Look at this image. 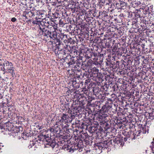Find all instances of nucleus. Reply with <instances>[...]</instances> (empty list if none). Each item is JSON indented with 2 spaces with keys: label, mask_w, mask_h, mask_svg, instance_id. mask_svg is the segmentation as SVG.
Masks as SVG:
<instances>
[{
  "label": "nucleus",
  "mask_w": 154,
  "mask_h": 154,
  "mask_svg": "<svg viewBox=\"0 0 154 154\" xmlns=\"http://www.w3.org/2000/svg\"><path fill=\"white\" fill-rule=\"evenodd\" d=\"M54 146H53V148H54Z\"/></svg>",
  "instance_id": "7"
},
{
  "label": "nucleus",
  "mask_w": 154,
  "mask_h": 154,
  "mask_svg": "<svg viewBox=\"0 0 154 154\" xmlns=\"http://www.w3.org/2000/svg\"><path fill=\"white\" fill-rule=\"evenodd\" d=\"M16 19L14 17L12 18L11 19V21L13 22H15L16 20Z\"/></svg>",
  "instance_id": "5"
},
{
  "label": "nucleus",
  "mask_w": 154,
  "mask_h": 154,
  "mask_svg": "<svg viewBox=\"0 0 154 154\" xmlns=\"http://www.w3.org/2000/svg\"><path fill=\"white\" fill-rule=\"evenodd\" d=\"M152 153H154V152L153 151V150H152Z\"/></svg>",
  "instance_id": "8"
},
{
  "label": "nucleus",
  "mask_w": 154,
  "mask_h": 154,
  "mask_svg": "<svg viewBox=\"0 0 154 154\" xmlns=\"http://www.w3.org/2000/svg\"><path fill=\"white\" fill-rule=\"evenodd\" d=\"M7 70L6 72L5 71V72L10 73L11 74L12 76L15 75L14 68L13 67V65L11 66L6 69Z\"/></svg>",
  "instance_id": "3"
},
{
  "label": "nucleus",
  "mask_w": 154,
  "mask_h": 154,
  "mask_svg": "<svg viewBox=\"0 0 154 154\" xmlns=\"http://www.w3.org/2000/svg\"><path fill=\"white\" fill-rule=\"evenodd\" d=\"M68 116L67 115L63 114L61 117V119L63 120V122H65L66 119L68 118Z\"/></svg>",
  "instance_id": "4"
},
{
  "label": "nucleus",
  "mask_w": 154,
  "mask_h": 154,
  "mask_svg": "<svg viewBox=\"0 0 154 154\" xmlns=\"http://www.w3.org/2000/svg\"><path fill=\"white\" fill-rule=\"evenodd\" d=\"M40 29L42 31V34H44L45 35L47 36L48 37H50L51 38L53 39H55L57 37L56 33L55 32H51L49 30H45L44 31L43 29H45V28L42 29L40 28Z\"/></svg>",
  "instance_id": "1"
},
{
  "label": "nucleus",
  "mask_w": 154,
  "mask_h": 154,
  "mask_svg": "<svg viewBox=\"0 0 154 154\" xmlns=\"http://www.w3.org/2000/svg\"><path fill=\"white\" fill-rule=\"evenodd\" d=\"M3 66L4 67V69L3 71L5 72L6 69L9 67L11 66H12L13 64L11 62H9L8 61L5 60L4 61V62L3 63Z\"/></svg>",
  "instance_id": "2"
},
{
  "label": "nucleus",
  "mask_w": 154,
  "mask_h": 154,
  "mask_svg": "<svg viewBox=\"0 0 154 154\" xmlns=\"http://www.w3.org/2000/svg\"><path fill=\"white\" fill-rule=\"evenodd\" d=\"M153 141L152 142V143H154V138H153Z\"/></svg>",
  "instance_id": "6"
}]
</instances>
